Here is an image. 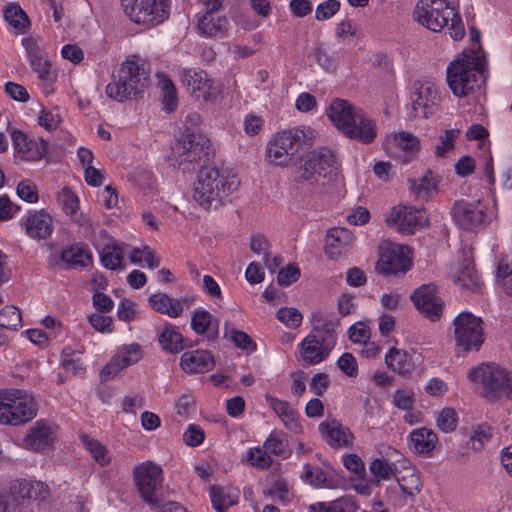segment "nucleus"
Wrapping results in <instances>:
<instances>
[{
	"label": "nucleus",
	"instance_id": "60",
	"mask_svg": "<svg viewBox=\"0 0 512 512\" xmlns=\"http://www.w3.org/2000/svg\"><path fill=\"white\" fill-rule=\"evenodd\" d=\"M88 321L90 325L98 332L110 333L113 330V320L109 316L94 313L88 317Z\"/></svg>",
	"mask_w": 512,
	"mask_h": 512
},
{
	"label": "nucleus",
	"instance_id": "48",
	"mask_svg": "<svg viewBox=\"0 0 512 512\" xmlns=\"http://www.w3.org/2000/svg\"><path fill=\"white\" fill-rule=\"evenodd\" d=\"M138 254H143V261L146 262L147 266L151 269L157 268L160 265V257L148 246L143 248H134L130 253V260L134 264L141 265L142 258H138Z\"/></svg>",
	"mask_w": 512,
	"mask_h": 512
},
{
	"label": "nucleus",
	"instance_id": "58",
	"mask_svg": "<svg viewBox=\"0 0 512 512\" xmlns=\"http://www.w3.org/2000/svg\"><path fill=\"white\" fill-rule=\"evenodd\" d=\"M205 434L203 429L195 424L189 425L187 430L183 434V441L190 447H197L203 443Z\"/></svg>",
	"mask_w": 512,
	"mask_h": 512
},
{
	"label": "nucleus",
	"instance_id": "23",
	"mask_svg": "<svg viewBox=\"0 0 512 512\" xmlns=\"http://www.w3.org/2000/svg\"><path fill=\"white\" fill-rule=\"evenodd\" d=\"M11 137L15 152L23 160L37 161L47 152L48 142L43 139L35 142L21 131H13Z\"/></svg>",
	"mask_w": 512,
	"mask_h": 512
},
{
	"label": "nucleus",
	"instance_id": "4",
	"mask_svg": "<svg viewBox=\"0 0 512 512\" xmlns=\"http://www.w3.org/2000/svg\"><path fill=\"white\" fill-rule=\"evenodd\" d=\"M486 60L478 52L462 53L447 67L446 77L449 88L454 95H468L484 82Z\"/></svg>",
	"mask_w": 512,
	"mask_h": 512
},
{
	"label": "nucleus",
	"instance_id": "1",
	"mask_svg": "<svg viewBox=\"0 0 512 512\" xmlns=\"http://www.w3.org/2000/svg\"><path fill=\"white\" fill-rule=\"evenodd\" d=\"M315 138V130L306 126L277 132L266 144L265 160L273 166L288 167L299 150L311 146Z\"/></svg>",
	"mask_w": 512,
	"mask_h": 512
},
{
	"label": "nucleus",
	"instance_id": "22",
	"mask_svg": "<svg viewBox=\"0 0 512 512\" xmlns=\"http://www.w3.org/2000/svg\"><path fill=\"white\" fill-rule=\"evenodd\" d=\"M142 358L141 347L130 344L121 347L100 372L102 381L114 378L124 368L137 363Z\"/></svg>",
	"mask_w": 512,
	"mask_h": 512
},
{
	"label": "nucleus",
	"instance_id": "57",
	"mask_svg": "<svg viewBox=\"0 0 512 512\" xmlns=\"http://www.w3.org/2000/svg\"><path fill=\"white\" fill-rule=\"evenodd\" d=\"M370 471L374 478L379 482L381 480H388L393 474L391 465L381 459H375L370 464Z\"/></svg>",
	"mask_w": 512,
	"mask_h": 512
},
{
	"label": "nucleus",
	"instance_id": "63",
	"mask_svg": "<svg viewBox=\"0 0 512 512\" xmlns=\"http://www.w3.org/2000/svg\"><path fill=\"white\" fill-rule=\"evenodd\" d=\"M340 7V3L336 0H327L319 4L315 11V17L317 20H326L332 17Z\"/></svg>",
	"mask_w": 512,
	"mask_h": 512
},
{
	"label": "nucleus",
	"instance_id": "32",
	"mask_svg": "<svg viewBox=\"0 0 512 512\" xmlns=\"http://www.w3.org/2000/svg\"><path fill=\"white\" fill-rule=\"evenodd\" d=\"M388 369L400 374L408 375L414 370L412 357L405 351L392 347L385 356Z\"/></svg>",
	"mask_w": 512,
	"mask_h": 512
},
{
	"label": "nucleus",
	"instance_id": "20",
	"mask_svg": "<svg viewBox=\"0 0 512 512\" xmlns=\"http://www.w3.org/2000/svg\"><path fill=\"white\" fill-rule=\"evenodd\" d=\"M411 299L417 310L431 321H436L441 317L444 303L438 297L435 285L420 286L413 292Z\"/></svg>",
	"mask_w": 512,
	"mask_h": 512
},
{
	"label": "nucleus",
	"instance_id": "52",
	"mask_svg": "<svg viewBox=\"0 0 512 512\" xmlns=\"http://www.w3.org/2000/svg\"><path fill=\"white\" fill-rule=\"evenodd\" d=\"M230 340L235 347L242 349L246 353H252L256 350V344L252 338L245 332L232 329Z\"/></svg>",
	"mask_w": 512,
	"mask_h": 512
},
{
	"label": "nucleus",
	"instance_id": "62",
	"mask_svg": "<svg viewBox=\"0 0 512 512\" xmlns=\"http://www.w3.org/2000/svg\"><path fill=\"white\" fill-rule=\"evenodd\" d=\"M349 338L354 343H366L370 339V329L363 322H358L349 328Z\"/></svg>",
	"mask_w": 512,
	"mask_h": 512
},
{
	"label": "nucleus",
	"instance_id": "13",
	"mask_svg": "<svg viewBox=\"0 0 512 512\" xmlns=\"http://www.w3.org/2000/svg\"><path fill=\"white\" fill-rule=\"evenodd\" d=\"M126 15L148 27L162 23L169 15V0H121Z\"/></svg>",
	"mask_w": 512,
	"mask_h": 512
},
{
	"label": "nucleus",
	"instance_id": "16",
	"mask_svg": "<svg viewBox=\"0 0 512 512\" xmlns=\"http://www.w3.org/2000/svg\"><path fill=\"white\" fill-rule=\"evenodd\" d=\"M454 223L462 230L473 231L484 224L486 213L479 201L457 200L450 209Z\"/></svg>",
	"mask_w": 512,
	"mask_h": 512
},
{
	"label": "nucleus",
	"instance_id": "45",
	"mask_svg": "<svg viewBox=\"0 0 512 512\" xmlns=\"http://www.w3.org/2000/svg\"><path fill=\"white\" fill-rule=\"evenodd\" d=\"M22 326V317L15 306H5L0 310V327L2 329L17 331Z\"/></svg>",
	"mask_w": 512,
	"mask_h": 512
},
{
	"label": "nucleus",
	"instance_id": "25",
	"mask_svg": "<svg viewBox=\"0 0 512 512\" xmlns=\"http://www.w3.org/2000/svg\"><path fill=\"white\" fill-rule=\"evenodd\" d=\"M338 326L339 321L336 318L317 312L313 314L312 330L309 334L315 335L316 338L322 340V342L334 347L337 341L336 330Z\"/></svg>",
	"mask_w": 512,
	"mask_h": 512
},
{
	"label": "nucleus",
	"instance_id": "10",
	"mask_svg": "<svg viewBox=\"0 0 512 512\" xmlns=\"http://www.w3.org/2000/svg\"><path fill=\"white\" fill-rule=\"evenodd\" d=\"M471 381L482 385V396L489 402L502 397H510L512 393V372L494 364H482L469 370Z\"/></svg>",
	"mask_w": 512,
	"mask_h": 512
},
{
	"label": "nucleus",
	"instance_id": "46",
	"mask_svg": "<svg viewBox=\"0 0 512 512\" xmlns=\"http://www.w3.org/2000/svg\"><path fill=\"white\" fill-rule=\"evenodd\" d=\"M301 478L307 483L316 487H330V483L324 471L317 466L306 464L301 474Z\"/></svg>",
	"mask_w": 512,
	"mask_h": 512
},
{
	"label": "nucleus",
	"instance_id": "47",
	"mask_svg": "<svg viewBox=\"0 0 512 512\" xmlns=\"http://www.w3.org/2000/svg\"><path fill=\"white\" fill-rule=\"evenodd\" d=\"M459 136V129L445 130L439 137V144L435 147V155L437 157H445L449 151L454 149L455 141Z\"/></svg>",
	"mask_w": 512,
	"mask_h": 512
},
{
	"label": "nucleus",
	"instance_id": "37",
	"mask_svg": "<svg viewBox=\"0 0 512 512\" xmlns=\"http://www.w3.org/2000/svg\"><path fill=\"white\" fill-rule=\"evenodd\" d=\"M319 512H356L359 505L353 496H343L330 502H320L310 506V512L316 510Z\"/></svg>",
	"mask_w": 512,
	"mask_h": 512
},
{
	"label": "nucleus",
	"instance_id": "11",
	"mask_svg": "<svg viewBox=\"0 0 512 512\" xmlns=\"http://www.w3.org/2000/svg\"><path fill=\"white\" fill-rule=\"evenodd\" d=\"M133 481L142 500L153 509L162 498V469L152 461H145L133 469Z\"/></svg>",
	"mask_w": 512,
	"mask_h": 512
},
{
	"label": "nucleus",
	"instance_id": "15",
	"mask_svg": "<svg viewBox=\"0 0 512 512\" xmlns=\"http://www.w3.org/2000/svg\"><path fill=\"white\" fill-rule=\"evenodd\" d=\"M411 264V251L408 246L389 243L381 247L376 268L382 274H397L408 271Z\"/></svg>",
	"mask_w": 512,
	"mask_h": 512
},
{
	"label": "nucleus",
	"instance_id": "56",
	"mask_svg": "<svg viewBox=\"0 0 512 512\" xmlns=\"http://www.w3.org/2000/svg\"><path fill=\"white\" fill-rule=\"evenodd\" d=\"M415 403V396L411 390L399 389L393 395V404L402 410H411Z\"/></svg>",
	"mask_w": 512,
	"mask_h": 512
},
{
	"label": "nucleus",
	"instance_id": "61",
	"mask_svg": "<svg viewBox=\"0 0 512 512\" xmlns=\"http://www.w3.org/2000/svg\"><path fill=\"white\" fill-rule=\"evenodd\" d=\"M30 64L41 80L52 81L53 73L51 71V63L47 59L46 55L39 58V60H32Z\"/></svg>",
	"mask_w": 512,
	"mask_h": 512
},
{
	"label": "nucleus",
	"instance_id": "51",
	"mask_svg": "<svg viewBox=\"0 0 512 512\" xmlns=\"http://www.w3.org/2000/svg\"><path fill=\"white\" fill-rule=\"evenodd\" d=\"M58 202L67 215H75L79 209L78 197L67 187L58 194Z\"/></svg>",
	"mask_w": 512,
	"mask_h": 512
},
{
	"label": "nucleus",
	"instance_id": "31",
	"mask_svg": "<svg viewBox=\"0 0 512 512\" xmlns=\"http://www.w3.org/2000/svg\"><path fill=\"white\" fill-rule=\"evenodd\" d=\"M184 302H187V299L171 298L165 293H156L149 297V303L156 312L171 318H177L182 314Z\"/></svg>",
	"mask_w": 512,
	"mask_h": 512
},
{
	"label": "nucleus",
	"instance_id": "3",
	"mask_svg": "<svg viewBox=\"0 0 512 512\" xmlns=\"http://www.w3.org/2000/svg\"><path fill=\"white\" fill-rule=\"evenodd\" d=\"M148 80L146 63L131 56L121 64L117 78L106 86V95L118 102L136 99L144 92Z\"/></svg>",
	"mask_w": 512,
	"mask_h": 512
},
{
	"label": "nucleus",
	"instance_id": "36",
	"mask_svg": "<svg viewBox=\"0 0 512 512\" xmlns=\"http://www.w3.org/2000/svg\"><path fill=\"white\" fill-rule=\"evenodd\" d=\"M410 440L417 453L428 454L434 449L438 438L431 429L418 428L411 433Z\"/></svg>",
	"mask_w": 512,
	"mask_h": 512
},
{
	"label": "nucleus",
	"instance_id": "50",
	"mask_svg": "<svg viewBox=\"0 0 512 512\" xmlns=\"http://www.w3.org/2000/svg\"><path fill=\"white\" fill-rule=\"evenodd\" d=\"M197 179L205 181L217 190L224 187V178L221 177L219 169L216 167H209L207 164L201 166Z\"/></svg>",
	"mask_w": 512,
	"mask_h": 512
},
{
	"label": "nucleus",
	"instance_id": "6",
	"mask_svg": "<svg viewBox=\"0 0 512 512\" xmlns=\"http://www.w3.org/2000/svg\"><path fill=\"white\" fill-rule=\"evenodd\" d=\"M339 169L332 151L328 148H318L311 151L299 169L296 184L302 191L311 187L323 186L326 182L337 180Z\"/></svg>",
	"mask_w": 512,
	"mask_h": 512
},
{
	"label": "nucleus",
	"instance_id": "35",
	"mask_svg": "<svg viewBox=\"0 0 512 512\" xmlns=\"http://www.w3.org/2000/svg\"><path fill=\"white\" fill-rule=\"evenodd\" d=\"M79 439L96 463L102 467L110 464L111 457L109 451L99 440L90 437L86 433H80Z\"/></svg>",
	"mask_w": 512,
	"mask_h": 512
},
{
	"label": "nucleus",
	"instance_id": "40",
	"mask_svg": "<svg viewBox=\"0 0 512 512\" xmlns=\"http://www.w3.org/2000/svg\"><path fill=\"white\" fill-rule=\"evenodd\" d=\"M6 21L18 32L24 33L30 26V21L26 13L17 4H8L4 11Z\"/></svg>",
	"mask_w": 512,
	"mask_h": 512
},
{
	"label": "nucleus",
	"instance_id": "29",
	"mask_svg": "<svg viewBox=\"0 0 512 512\" xmlns=\"http://www.w3.org/2000/svg\"><path fill=\"white\" fill-rule=\"evenodd\" d=\"M180 365L187 373H203L214 366L213 356L204 350L187 351L180 358Z\"/></svg>",
	"mask_w": 512,
	"mask_h": 512
},
{
	"label": "nucleus",
	"instance_id": "44",
	"mask_svg": "<svg viewBox=\"0 0 512 512\" xmlns=\"http://www.w3.org/2000/svg\"><path fill=\"white\" fill-rule=\"evenodd\" d=\"M312 56L315 62L326 72H335L338 67V57L334 53H329L323 44L313 48Z\"/></svg>",
	"mask_w": 512,
	"mask_h": 512
},
{
	"label": "nucleus",
	"instance_id": "33",
	"mask_svg": "<svg viewBox=\"0 0 512 512\" xmlns=\"http://www.w3.org/2000/svg\"><path fill=\"white\" fill-rule=\"evenodd\" d=\"M219 190L213 188L205 181L197 179L193 188V199L204 209L209 210L212 207L221 205Z\"/></svg>",
	"mask_w": 512,
	"mask_h": 512
},
{
	"label": "nucleus",
	"instance_id": "28",
	"mask_svg": "<svg viewBox=\"0 0 512 512\" xmlns=\"http://www.w3.org/2000/svg\"><path fill=\"white\" fill-rule=\"evenodd\" d=\"M266 403L277 414L283 424L289 430L298 433L301 431V425L297 412L290 406L287 401L278 399L269 393L265 394Z\"/></svg>",
	"mask_w": 512,
	"mask_h": 512
},
{
	"label": "nucleus",
	"instance_id": "9",
	"mask_svg": "<svg viewBox=\"0 0 512 512\" xmlns=\"http://www.w3.org/2000/svg\"><path fill=\"white\" fill-rule=\"evenodd\" d=\"M49 497V489L42 482L14 481L7 491L0 492V512H30L34 501Z\"/></svg>",
	"mask_w": 512,
	"mask_h": 512
},
{
	"label": "nucleus",
	"instance_id": "54",
	"mask_svg": "<svg viewBox=\"0 0 512 512\" xmlns=\"http://www.w3.org/2000/svg\"><path fill=\"white\" fill-rule=\"evenodd\" d=\"M161 89L163 94V103L167 111L171 112L177 106V94L173 82L165 78L161 81Z\"/></svg>",
	"mask_w": 512,
	"mask_h": 512
},
{
	"label": "nucleus",
	"instance_id": "59",
	"mask_svg": "<svg viewBox=\"0 0 512 512\" xmlns=\"http://www.w3.org/2000/svg\"><path fill=\"white\" fill-rule=\"evenodd\" d=\"M248 458L253 466L259 468H268L272 464L271 455L263 447L251 449Z\"/></svg>",
	"mask_w": 512,
	"mask_h": 512
},
{
	"label": "nucleus",
	"instance_id": "34",
	"mask_svg": "<svg viewBox=\"0 0 512 512\" xmlns=\"http://www.w3.org/2000/svg\"><path fill=\"white\" fill-rule=\"evenodd\" d=\"M191 327L197 334L207 333L209 339L218 335V321L206 310H196L191 318Z\"/></svg>",
	"mask_w": 512,
	"mask_h": 512
},
{
	"label": "nucleus",
	"instance_id": "7",
	"mask_svg": "<svg viewBox=\"0 0 512 512\" xmlns=\"http://www.w3.org/2000/svg\"><path fill=\"white\" fill-rule=\"evenodd\" d=\"M172 153L178 169L183 173L197 170L214 157L210 140L194 132H184L172 147Z\"/></svg>",
	"mask_w": 512,
	"mask_h": 512
},
{
	"label": "nucleus",
	"instance_id": "41",
	"mask_svg": "<svg viewBox=\"0 0 512 512\" xmlns=\"http://www.w3.org/2000/svg\"><path fill=\"white\" fill-rule=\"evenodd\" d=\"M61 258L74 267H87L92 262L91 254L81 246H70L63 249Z\"/></svg>",
	"mask_w": 512,
	"mask_h": 512
},
{
	"label": "nucleus",
	"instance_id": "18",
	"mask_svg": "<svg viewBox=\"0 0 512 512\" xmlns=\"http://www.w3.org/2000/svg\"><path fill=\"white\" fill-rule=\"evenodd\" d=\"M56 431V426L38 420L26 431L21 446L32 452H44L52 447L57 437Z\"/></svg>",
	"mask_w": 512,
	"mask_h": 512
},
{
	"label": "nucleus",
	"instance_id": "43",
	"mask_svg": "<svg viewBox=\"0 0 512 512\" xmlns=\"http://www.w3.org/2000/svg\"><path fill=\"white\" fill-rule=\"evenodd\" d=\"M455 282L466 289H474L478 285V276L472 263L465 259L455 272Z\"/></svg>",
	"mask_w": 512,
	"mask_h": 512
},
{
	"label": "nucleus",
	"instance_id": "53",
	"mask_svg": "<svg viewBox=\"0 0 512 512\" xmlns=\"http://www.w3.org/2000/svg\"><path fill=\"white\" fill-rule=\"evenodd\" d=\"M276 317L289 328H297L302 322L301 313L293 307H284L277 311Z\"/></svg>",
	"mask_w": 512,
	"mask_h": 512
},
{
	"label": "nucleus",
	"instance_id": "55",
	"mask_svg": "<svg viewBox=\"0 0 512 512\" xmlns=\"http://www.w3.org/2000/svg\"><path fill=\"white\" fill-rule=\"evenodd\" d=\"M457 413L453 408H444L437 417V425L444 432L453 431L457 426Z\"/></svg>",
	"mask_w": 512,
	"mask_h": 512
},
{
	"label": "nucleus",
	"instance_id": "2",
	"mask_svg": "<svg viewBox=\"0 0 512 512\" xmlns=\"http://www.w3.org/2000/svg\"><path fill=\"white\" fill-rule=\"evenodd\" d=\"M327 114L335 127L351 139L371 143L377 135L374 121L348 101L335 99Z\"/></svg>",
	"mask_w": 512,
	"mask_h": 512
},
{
	"label": "nucleus",
	"instance_id": "19",
	"mask_svg": "<svg viewBox=\"0 0 512 512\" xmlns=\"http://www.w3.org/2000/svg\"><path fill=\"white\" fill-rule=\"evenodd\" d=\"M182 82L190 95L196 100L211 102L217 97L218 90L213 86V80L202 70H183Z\"/></svg>",
	"mask_w": 512,
	"mask_h": 512
},
{
	"label": "nucleus",
	"instance_id": "17",
	"mask_svg": "<svg viewBox=\"0 0 512 512\" xmlns=\"http://www.w3.org/2000/svg\"><path fill=\"white\" fill-rule=\"evenodd\" d=\"M386 222L390 226H395L399 232L410 235L426 224L427 216L422 209L398 205L392 209Z\"/></svg>",
	"mask_w": 512,
	"mask_h": 512
},
{
	"label": "nucleus",
	"instance_id": "27",
	"mask_svg": "<svg viewBox=\"0 0 512 512\" xmlns=\"http://www.w3.org/2000/svg\"><path fill=\"white\" fill-rule=\"evenodd\" d=\"M319 431L324 440L335 448L349 446L352 443L353 435L349 429L336 420L324 421L319 425Z\"/></svg>",
	"mask_w": 512,
	"mask_h": 512
},
{
	"label": "nucleus",
	"instance_id": "49",
	"mask_svg": "<svg viewBox=\"0 0 512 512\" xmlns=\"http://www.w3.org/2000/svg\"><path fill=\"white\" fill-rule=\"evenodd\" d=\"M410 183L414 194L424 200H427L435 189V182L430 173L424 175L418 181L411 180Z\"/></svg>",
	"mask_w": 512,
	"mask_h": 512
},
{
	"label": "nucleus",
	"instance_id": "42",
	"mask_svg": "<svg viewBox=\"0 0 512 512\" xmlns=\"http://www.w3.org/2000/svg\"><path fill=\"white\" fill-rule=\"evenodd\" d=\"M388 146L400 149L407 153H414L419 150V140L408 132L395 133L388 137Z\"/></svg>",
	"mask_w": 512,
	"mask_h": 512
},
{
	"label": "nucleus",
	"instance_id": "26",
	"mask_svg": "<svg viewBox=\"0 0 512 512\" xmlns=\"http://www.w3.org/2000/svg\"><path fill=\"white\" fill-rule=\"evenodd\" d=\"M24 225L26 233L36 240L48 238L53 231L52 217L44 210L29 214Z\"/></svg>",
	"mask_w": 512,
	"mask_h": 512
},
{
	"label": "nucleus",
	"instance_id": "30",
	"mask_svg": "<svg viewBox=\"0 0 512 512\" xmlns=\"http://www.w3.org/2000/svg\"><path fill=\"white\" fill-rule=\"evenodd\" d=\"M353 242L352 233L346 228H332L327 233L325 252L328 257L341 255Z\"/></svg>",
	"mask_w": 512,
	"mask_h": 512
},
{
	"label": "nucleus",
	"instance_id": "64",
	"mask_svg": "<svg viewBox=\"0 0 512 512\" xmlns=\"http://www.w3.org/2000/svg\"><path fill=\"white\" fill-rule=\"evenodd\" d=\"M337 364L339 369L349 377H355L358 374L357 362L351 353H344Z\"/></svg>",
	"mask_w": 512,
	"mask_h": 512
},
{
	"label": "nucleus",
	"instance_id": "38",
	"mask_svg": "<svg viewBox=\"0 0 512 512\" xmlns=\"http://www.w3.org/2000/svg\"><path fill=\"white\" fill-rule=\"evenodd\" d=\"M162 349L169 353H179L183 349V336L176 327L166 325L158 336Z\"/></svg>",
	"mask_w": 512,
	"mask_h": 512
},
{
	"label": "nucleus",
	"instance_id": "8",
	"mask_svg": "<svg viewBox=\"0 0 512 512\" xmlns=\"http://www.w3.org/2000/svg\"><path fill=\"white\" fill-rule=\"evenodd\" d=\"M32 394L20 389H0V424L20 426L37 416Z\"/></svg>",
	"mask_w": 512,
	"mask_h": 512
},
{
	"label": "nucleus",
	"instance_id": "39",
	"mask_svg": "<svg viewBox=\"0 0 512 512\" xmlns=\"http://www.w3.org/2000/svg\"><path fill=\"white\" fill-rule=\"evenodd\" d=\"M123 254L124 246L122 244L116 242L107 244L100 252L101 263L111 270L121 269L123 268Z\"/></svg>",
	"mask_w": 512,
	"mask_h": 512
},
{
	"label": "nucleus",
	"instance_id": "12",
	"mask_svg": "<svg viewBox=\"0 0 512 512\" xmlns=\"http://www.w3.org/2000/svg\"><path fill=\"white\" fill-rule=\"evenodd\" d=\"M454 341L459 352L478 351L484 343V322L470 313L462 312L453 321Z\"/></svg>",
	"mask_w": 512,
	"mask_h": 512
},
{
	"label": "nucleus",
	"instance_id": "14",
	"mask_svg": "<svg viewBox=\"0 0 512 512\" xmlns=\"http://www.w3.org/2000/svg\"><path fill=\"white\" fill-rule=\"evenodd\" d=\"M412 119H426L434 114L440 103L438 87L431 81H415L410 96Z\"/></svg>",
	"mask_w": 512,
	"mask_h": 512
},
{
	"label": "nucleus",
	"instance_id": "24",
	"mask_svg": "<svg viewBox=\"0 0 512 512\" xmlns=\"http://www.w3.org/2000/svg\"><path fill=\"white\" fill-rule=\"evenodd\" d=\"M334 347L328 345L315 335L308 334L300 344V356L302 360L310 365L318 364L324 361Z\"/></svg>",
	"mask_w": 512,
	"mask_h": 512
},
{
	"label": "nucleus",
	"instance_id": "5",
	"mask_svg": "<svg viewBox=\"0 0 512 512\" xmlns=\"http://www.w3.org/2000/svg\"><path fill=\"white\" fill-rule=\"evenodd\" d=\"M414 19L433 32L447 27L454 40L462 39L465 34L461 17L444 0H420L414 10Z\"/></svg>",
	"mask_w": 512,
	"mask_h": 512
},
{
	"label": "nucleus",
	"instance_id": "21",
	"mask_svg": "<svg viewBox=\"0 0 512 512\" xmlns=\"http://www.w3.org/2000/svg\"><path fill=\"white\" fill-rule=\"evenodd\" d=\"M223 0H205V14L198 20L199 31L211 38H222L224 35Z\"/></svg>",
	"mask_w": 512,
	"mask_h": 512
}]
</instances>
